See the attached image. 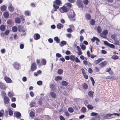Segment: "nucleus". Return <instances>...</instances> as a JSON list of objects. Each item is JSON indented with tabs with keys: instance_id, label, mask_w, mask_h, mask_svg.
Segmentation results:
<instances>
[{
	"instance_id": "de8ad7c7",
	"label": "nucleus",
	"mask_w": 120,
	"mask_h": 120,
	"mask_svg": "<svg viewBox=\"0 0 120 120\" xmlns=\"http://www.w3.org/2000/svg\"><path fill=\"white\" fill-rule=\"evenodd\" d=\"M42 63L44 65H45L46 64V60L44 59H43L42 60Z\"/></svg>"
},
{
	"instance_id": "dca6fc26",
	"label": "nucleus",
	"mask_w": 120,
	"mask_h": 120,
	"mask_svg": "<svg viewBox=\"0 0 120 120\" xmlns=\"http://www.w3.org/2000/svg\"><path fill=\"white\" fill-rule=\"evenodd\" d=\"M66 42L64 41H62L60 43V46L61 47H62L64 45H66Z\"/></svg>"
},
{
	"instance_id": "09e8293b",
	"label": "nucleus",
	"mask_w": 120,
	"mask_h": 120,
	"mask_svg": "<svg viewBox=\"0 0 120 120\" xmlns=\"http://www.w3.org/2000/svg\"><path fill=\"white\" fill-rule=\"evenodd\" d=\"M81 111L83 112H85L86 111V108L84 107H82L81 109Z\"/></svg>"
},
{
	"instance_id": "ddd939ff",
	"label": "nucleus",
	"mask_w": 120,
	"mask_h": 120,
	"mask_svg": "<svg viewBox=\"0 0 120 120\" xmlns=\"http://www.w3.org/2000/svg\"><path fill=\"white\" fill-rule=\"evenodd\" d=\"M65 6L68 8V9H70L72 6L71 4L69 3H68L66 4Z\"/></svg>"
},
{
	"instance_id": "f3484780",
	"label": "nucleus",
	"mask_w": 120,
	"mask_h": 120,
	"mask_svg": "<svg viewBox=\"0 0 120 120\" xmlns=\"http://www.w3.org/2000/svg\"><path fill=\"white\" fill-rule=\"evenodd\" d=\"M70 59L71 60L73 61L75 60V56L74 55H71L70 56Z\"/></svg>"
},
{
	"instance_id": "f03ea898",
	"label": "nucleus",
	"mask_w": 120,
	"mask_h": 120,
	"mask_svg": "<svg viewBox=\"0 0 120 120\" xmlns=\"http://www.w3.org/2000/svg\"><path fill=\"white\" fill-rule=\"evenodd\" d=\"M69 9L65 6L62 7L60 9V11L61 13L66 12Z\"/></svg>"
},
{
	"instance_id": "338daca9",
	"label": "nucleus",
	"mask_w": 120,
	"mask_h": 120,
	"mask_svg": "<svg viewBox=\"0 0 120 120\" xmlns=\"http://www.w3.org/2000/svg\"><path fill=\"white\" fill-rule=\"evenodd\" d=\"M83 39V37L82 36H81L80 37V40L81 42H82Z\"/></svg>"
},
{
	"instance_id": "49530a36",
	"label": "nucleus",
	"mask_w": 120,
	"mask_h": 120,
	"mask_svg": "<svg viewBox=\"0 0 120 120\" xmlns=\"http://www.w3.org/2000/svg\"><path fill=\"white\" fill-rule=\"evenodd\" d=\"M89 96L90 97H92L93 95V93L91 91H90L88 93Z\"/></svg>"
},
{
	"instance_id": "c85d7f7f",
	"label": "nucleus",
	"mask_w": 120,
	"mask_h": 120,
	"mask_svg": "<svg viewBox=\"0 0 120 120\" xmlns=\"http://www.w3.org/2000/svg\"><path fill=\"white\" fill-rule=\"evenodd\" d=\"M5 29V27L4 25H2L0 26V29L2 31H4Z\"/></svg>"
},
{
	"instance_id": "2f4dec72",
	"label": "nucleus",
	"mask_w": 120,
	"mask_h": 120,
	"mask_svg": "<svg viewBox=\"0 0 120 120\" xmlns=\"http://www.w3.org/2000/svg\"><path fill=\"white\" fill-rule=\"evenodd\" d=\"M54 40L56 41L57 43H59L60 41V40L57 37H55L54 38Z\"/></svg>"
},
{
	"instance_id": "7ed1b4c3",
	"label": "nucleus",
	"mask_w": 120,
	"mask_h": 120,
	"mask_svg": "<svg viewBox=\"0 0 120 120\" xmlns=\"http://www.w3.org/2000/svg\"><path fill=\"white\" fill-rule=\"evenodd\" d=\"M77 5L79 7L82 8L83 7V5L82 4L81 0H77L76 2Z\"/></svg>"
},
{
	"instance_id": "4be33fe9",
	"label": "nucleus",
	"mask_w": 120,
	"mask_h": 120,
	"mask_svg": "<svg viewBox=\"0 0 120 120\" xmlns=\"http://www.w3.org/2000/svg\"><path fill=\"white\" fill-rule=\"evenodd\" d=\"M0 88L2 89H5L6 87H5L4 85L2 83H0Z\"/></svg>"
},
{
	"instance_id": "aec40b11",
	"label": "nucleus",
	"mask_w": 120,
	"mask_h": 120,
	"mask_svg": "<svg viewBox=\"0 0 120 120\" xmlns=\"http://www.w3.org/2000/svg\"><path fill=\"white\" fill-rule=\"evenodd\" d=\"M68 82H67L64 81H63L61 82L62 85L64 86H67L68 85Z\"/></svg>"
},
{
	"instance_id": "052dcab7",
	"label": "nucleus",
	"mask_w": 120,
	"mask_h": 120,
	"mask_svg": "<svg viewBox=\"0 0 120 120\" xmlns=\"http://www.w3.org/2000/svg\"><path fill=\"white\" fill-rule=\"evenodd\" d=\"M9 30H6L4 32V34L6 35H7L9 33Z\"/></svg>"
},
{
	"instance_id": "58836bf2",
	"label": "nucleus",
	"mask_w": 120,
	"mask_h": 120,
	"mask_svg": "<svg viewBox=\"0 0 120 120\" xmlns=\"http://www.w3.org/2000/svg\"><path fill=\"white\" fill-rule=\"evenodd\" d=\"M98 115V113L95 112H92L91 113V115L92 116H97Z\"/></svg>"
},
{
	"instance_id": "412c9836",
	"label": "nucleus",
	"mask_w": 120,
	"mask_h": 120,
	"mask_svg": "<svg viewBox=\"0 0 120 120\" xmlns=\"http://www.w3.org/2000/svg\"><path fill=\"white\" fill-rule=\"evenodd\" d=\"M113 115L112 114L108 113L106 114L104 117L105 119H107L108 118V117H110Z\"/></svg>"
},
{
	"instance_id": "4d7b16f0",
	"label": "nucleus",
	"mask_w": 120,
	"mask_h": 120,
	"mask_svg": "<svg viewBox=\"0 0 120 120\" xmlns=\"http://www.w3.org/2000/svg\"><path fill=\"white\" fill-rule=\"evenodd\" d=\"M116 37V35L115 34L112 35L111 36V38L113 39H115Z\"/></svg>"
},
{
	"instance_id": "423d86ee",
	"label": "nucleus",
	"mask_w": 120,
	"mask_h": 120,
	"mask_svg": "<svg viewBox=\"0 0 120 120\" xmlns=\"http://www.w3.org/2000/svg\"><path fill=\"white\" fill-rule=\"evenodd\" d=\"M14 115L18 118L20 119L21 118V114L19 112H15Z\"/></svg>"
},
{
	"instance_id": "20e7f679",
	"label": "nucleus",
	"mask_w": 120,
	"mask_h": 120,
	"mask_svg": "<svg viewBox=\"0 0 120 120\" xmlns=\"http://www.w3.org/2000/svg\"><path fill=\"white\" fill-rule=\"evenodd\" d=\"M36 63H33L31 66V70L32 71H33L36 70Z\"/></svg>"
},
{
	"instance_id": "680f3d73",
	"label": "nucleus",
	"mask_w": 120,
	"mask_h": 120,
	"mask_svg": "<svg viewBox=\"0 0 120 120\" xmlns=\"http://www.w3.org/2000/svg\"><path fill=\"white\" fill-rule=\"evenodd\" d=\"M104 43L105 45L108 46L109 45V43H108L106 41H104Z\"/></svg>"
},
{
	"instance_id": "f257e3e1",
	"label": "nucleus",
	"mask_w": 120,
	"mask_h": 120,
	"mask_svg": "<svg viewBox=\"0 0 120 120\" xmlns=\"http://www.w3.org/2000/svg\"><path fill=\"white\" fill-rule=\"evenodd\" d=\"M71 13L69 16V17L71 21H75V19L74 18L75 16V14L73 10H71Z\"/></svg>"
},
{
	"instance_id": "72a5a7b5",
	"label": "nucleus",
	"mask_w": 120,
	"mask_h": 120,
	"mask_svg": "<svg viewBox=\"0 0 120 120\" xmlns=\"http://www.w3.org/2000/svg\"><path fill=\"white\" fill-rule=\"evenodd\" d=\"M13 31L14 32H16L18 30L17 28L15 26L13 27L12 28Z\"/></svg>"
},
{
	"instance_id": "5fc2aeb1",
	"label": "nucleus",
	"mask_w": 120,
	"mask_h": 120,
	"mask_svg": "<svg viewBox=\"0 0 120 120\" xmlns=\"http://www.w3.org/2000/svg\"><path fill=\"white\" fill-rule=\"evenodd\" d=\"M7 23L9 25H11L12 23V20H9L7 21Z\"/></svg>"
},
{
	"instance_id": "393cba45",
	"label": "nucleus",
	"mask_w": 120,
	"mask_h": 120,
	"mask_svg": "<svg viewBox=\"0 0 120 120\" xmlns=\"http://www.w3.org/2000/svg\"><path fill=\"white\" fill-rule=\"evenodd\" d=\"M8 96L10 97H11L14 96V94L12 92L9 91L8 93Z\"/></svg>"
},
{
	"instance_id": "9d476101",
	"label": "nucleus",
	"mask_w": 120,
	"mask_h": 120,
	"mask_svg": "<svg viewBox=\"0 0 120 120\" xmlns=\"http://www.w3.org/2000/svg\"><path fill=\"white\" fill-rule=\"evenodd\" d=\"M14 68L17 69H18L19 67V64L17 62H15L13 65Z\"/></svg>"
},
{
	"instance_id": "6e6d98bb",
	"label": "nucleus",
	"mask_w": 120,
	"mask_h": 120,
	"mask_svg": "<svg viewBox=\"0 0 120 120\" xmlns=\"http://www.w3.org/2000/svg\"><path fill=\"white\" fill-rule=\"evenodd\" d=\"M1 94L4 97H5V96L6 95L5 93L3 91H2L1 92Z\"/></svg>"
},
{
	"instance_id": "cd10ccee",
	"label": "nucleus",
	"mask_w": 120,
	"mask_h": 120,
	"mask_svg": "<svg viewBox=\"0 0 120 120\" xmlns=\"http://www.w3.org/2000/svg\"><path fill=\"white\" fill-rule=\"evenodd\" d=\"M62 79V77L60 76L56 77L55 78L56 81H58L60 80H61Z\"/></svg>"
},
{
	"instance_id": "bb28decb",
	"label": "nucleus",
	"mask_w": 120,
	"mask_h": 120,
	"mask_svg": "<svg viewBox=\"0 0 120 120\" xmlns=\"http://www.w3.org/2000/svg\"><path fill=\"white\" fill-rule=\"evenodd\" d=\"M97 30L98 33H100L102 31V29L99 26H98L97 28Z\"/></svg>"
},
{
	"instance_id": "39448f33",
	"label": "nucleus",
	"mask_w": 120,
	"mask_h": 120,
	"mask_svg": "<svg viewBox=\"0 0 120 120\" xmlns=\"http://www.w3.org/2000/svg\"><path fill=\"white\" fill-rule=\"evenodd\" d=\"M4 79L6 82L7 83H11L12 82L11 80L7 76H5L4 78Z\"/></svg>"
},
{
	"instance_id": "3c124183",
	"label": "nucleus",
	"mask_w": 120,
	"mask_h": 120,
	"mask_svg": "<svg viewBox=\"0 0 120 120\" xmlns=\"http://www.w3.org/2000/svg\"><path fill=\"white\" fill-rule=\"evenodd\" d=\"M83 2L84 4L87 5L89 1L88 0H83Z\"/></svg>"
},
{
	"instance_id": "13d9d810",
	"label": "nucleus",
	"mask_w": 120,
	"mask_h": 120,
	"mask_svg": "<svg viewBox=\"0 0 120 120\" xmlns=\"http://www.w3.org/2000/svg\"><path fill=\"white\" fill-rule=\"evenodd\" d=\"M77 53L78 55H80L82 54V53L81 51V50L80 49L78 50V52Z\"/></svg>"
},
{
	"instance_id": "0eeeda50",
	"label": "nucleus",
	"mask_w": 120,
	"mask_h": 120,
	"mask_svg": "<svg viewBox=\"0 0 120 120\" xmlns=\"http://www.w3.org/2000/svg\"><path fill=\"white\" fill-rule=\"evenodd\" d=\"M56 94L54 92H52L49 94V97H50L53 98H55L56 97Z\"/></svg>"
},
{
	"instance_id": "6ab92c4d",
	"label": "nucleus",
	"mask_w": 120,
	"mask_h": 120,
	"mask_svg": "<svg viewBox=\"0 0 120 120\" xmlns=\"http://www.w3.org/2000/svg\"><path fill=\"white\" fill-rule=\"evenodd\" d=\"M54 3L56 4L60 5L61 3V1L60 0H56L54 1Z\"/></svg>"
},
{
	"instance_id": "603ef678",
	"label": "nucleus",
	"mask_w": 120,
	"mask_h": 120,
	"mask_svg": "<svg viewBox=\"0 0 120 120\" xmlns=\"http://www.w3.org/2000/svg\"><path fill=\"white\" fill-rule=\"evenodd\" d=\"M90 79L92 82V83L93 86H94V85L95 82L93 78V77H91L90 78Z\"/></svg>"
},
{
	"instance_id": "2eb2a0df",
	"label": "nucleus",
	"mask_w": 120,
	"mask_h": 120,
	"mask_svg": "<svg viewBox=\"0 0 120 120\" xmlns=\"http://www.w3.org/2000/svg\"><path fill=\"white\" fill-rule=\"evenodd\" d=\"M63 25L61 23H58L57 25V27L59 29H60L61 28H63Z\"/></svg>"
},
{
	"instance_id": "37998d69",
	"label": "nucleus",
	"mask_w": 120,
	"mask_h": 120,
	"mask_svg": "<svg viewBox=\"0 0 120 120\" xmlns=\"http://www.w3.org/2000/svg\"><path fill=\"white\" fill-rule=\"evenodd\" d=\"M63 70L61 69H60L58 70L57 71V73L59 75L61 74L63 72Z\"/></svg>"
},
{
	"instance_id": "5701e85b",
	"label": "nucleus",
	"mask_w": 120,
	"mask_h": 120,
	"mask_svg": "<svg viewBox=\"0 0 120 120\" xmlns=\"http://www.w3.org/2000/svg\"><path fill=\"white\" fill-rule=\"evenodd\" d=\"M3 15L5 18H7L8 17L9 14L8 12L5 11Z\"/></svg>"
},
{
	"instance_id": "a211bd4d",
	"label": "nucleus",
	"mask_w": 120,
	"mask_h": 120,
	"mask_svg": "<svg viewBox=\"0 0 120 120\" xmlns=\"http://www.w3.org/2000/svg\"><path fill=\"white\" fill-rule=\"evenodd\" d=\"M107 64V62L106 61H104L99 64L101 66L103 67L105 66Z\"/></svg>"
},
{
	"instance_id": "a18cd8bd",
	"label": "nucleus",
	"mask_w": 120,
	"mask_h": 120,
	"mask_svg": "<svg viewBox=\"0 0 120 120\" xmlns=\"http://www.w3.org/2000/svg\"><path fill=\"white\" fill-rule=\"evenodd\" d=\"M89 109H93V107L91 105H88L87 106Z\"/></svg>"
},
{
	"instance_id": "a19ab883",
	"label": "nucleus",
	"mask_w": 120,
	"mask_h": 120,
	"mask_svg": "<svg viewBox=\"0 0 120 120\" xmlns=\"http://www.w3.org/2000/svg\"><path fill=\"white\" fill-rule=\"evenodd\" d=\"M80 46L81 49L83 50H85L86 49V46L83 44H81L80 45Z\"/></svg>"
},
{
	"instance_id": "7c9ffc66",
	"label": "nucleus",
	"mask_w": 120,
	"mask_h": 120,
	"mask_svg": "<svg viewBox=\"0 0 120 120\" xmlns=\"http://www.w3.org/2000/svg\"><path fill=\"white\" fill-rule=\"evenodd\" d=\"M4 114V111L2 109L0 111V117L2 116Z\"/></svg>"
},
{
	"instance_id": "9b49d317",
	"label": "nucleus",
	"mask_w": 120,
	"mask_h": 120,
	"mask_svg": "<svg viewBox=\"0 0 120 120\" xmlns=\"http://www.w3.org/2000/svg\"><path fill=\"white\" fill-rule=\"evenodd\" d=\"M85 17L86 19L87 20H90L91 18V16L88 13H86L85 14Z\"/></svg>"
},
{
	"instance_id": "473e14b6",
	"label": "nucleus",
	"mask_w": 120,
	"mask_h": 120,
	"mask_svg": "<svg viewBox=\"0 0 120 120\" xmlns=\"http://www.w3.org/2000/svg\"><path fill=\"white\" fill-rule=\"evenodd\" d=\"M53 6L54 8L55 9L54 10V11H56L57 9H58L59 8V6L56 4H53Z\"/></svg>"
},
{
	"instance_id": "ea45409f",
	"label": "nucleus",
	"mask_w": 120,
	"mask_h": 120,
	"mask_svg": "<svg viewBox=\"0 0 120 120\" xmlns=\"http://www.w3.org/2000/svg\"><path fill=\"white\" fill-rule=\"evenodd\" d=\"M24 14L26 15L29 16L30 15V13L28 11H25Z\"/></svg>"
},
{
	"instance_id": "4c0bfd02",
	"label": "nucleus",
	"mask_w": 120,
	"mask_h": 120,
	"mask_svg": "<svg viewBox=\"0 0 120 120\" xmlns=\"http://www.w3.org/2000/svg\"><path fill=\"white\" fill-rule=\"evenodd\" d=\"M16 22L17 23H19L20 22V18H16L15 19Z\"/></svg>"
},
{
	"instance_id": "bf43d9fd",
	"label": "nucleus",
	"mask_w": 120,
	"mask_h": 120,
	"mask_svg": "<svg viewBox=\"0 0 120 120\" xmlns=\"http://www.w3.org/2000/svg\"><path fill=\"white\" fill-rule=\"evenodd\" d=\"M35 105V103L34 102H32L30 103V106L31 107H33Z\"/></svg>"
},
{
	"instance_id": "e433bc0d",
	"label": "nucleus",
	"mask_w": 120,
	"mask_h": 120,
	"mask_svg": "<svg viewBox=\"0 0 120 120\" xmlns=\"http://www.w3.org/2000/svg\"><path fill=\"white\" fill-rule=\"evenodd\" d=\"M95 21L93 19L91 20L90 21V24L92 25H94L95 24Z\"/></svg>"
},
{
	"instance_id": "864d4df0",
	"label": "nucleus",
	"mask_w": 120,
	"mask_h": 120,
	"mask_svg": "<svg viewBox=\"0 0 120 120\" xmlns=\"http://www.w3.org/2000/svg\"><path fill=\"white\" fill-rule=\"evenodd\" d=\"M108 46L112 48H114L115 47V46L113 44H109Z\"/></svg>"
},
{
	"instance_id": "8fccbe9b",
	"label": "nucleus",
	"mask_w": 120,
	"mask_h": 120,
	"mask_svg": "<svg viewBox=\"0 0 120 120\" xmlns=\"http://www.w3.org/2000/svg\"><path fill=\"white\" fill-rule=\"evenodd\" d=\"M42 83V82L41 81H38L37 82V84L39 85H41Z\"/></svg>"
},
{
	"instance_id": "774afa93",
	"label": "nucleus",
	"mask_w": 120,
	"mask_h": 120,
	"mask_svg": "<svg viewBox=\"0 0 120 120\" xmlns=\"http://www.w3.org/2000/svg\"><path fill=\"white\" fill-rule=\"evenodd\" d=\"M60 120H65V119L63 116H60Z\"/></svg>"
},
{
	"instance_id": "0e129e2a",
	"label": "nucleus",
	"mask_w": 120,
	"mask_h": 120,
	"mask_svg": "<svg viewBox=\"0 0 120 120\" xmlns=\"http://www.w3.org/2000/svg\"><path fill=\"white\" fill-rule=\"evenodd\" d=\"M11 106L13 108H15L16 106V104L14 103H13L11 104Z\"/></svg>"
},
{
	"instance_id": "b1692460",
	"label": "nucleus",
	"mask_w": 120,
	"mask_h": 120,
	"mask_svg": "<svg viewBox=\"0 0 120 120\" xmlns=\"http://www.w3.org/2000/svg\"><path fill=\"white\" fill-rule=\"evenodd\" d=\"M82 87L83 89L85 90H86L88 88V86L85 83L83 84L82 85Z\"/></svg>"
},
{
	"instance_id": "c756f323",
	"label": "nucleus",
	"mask_w": 120,
	"mask_h": 120,
	"mask_svg": "<svg viewBox=\"0 0 120 120\" xmlns=\"http://www.w3.org/2000/svg\"><path fill=\"white\" fill-rule=\"evenodd\" d=\"M23 29V27L19 25L18 26V30L19 31H21Z\"/></svg>"
},
{
	"instance_id": "69168bd1",
	"label": "nucleus",
	"mask_w": 120,
	"mask_h": 120,
	"mask_svg": "<svg viewBox=\"0 0 120 120\" xmlns=\"http://www.w3.org/2000/svg\"><path fill=\"white\" fill-rule=\"evenodd\" d=\"M67 31L68 32L71 33L72 31L71 29L70 28H68L67 29Z\"/></svg>"
},
{
	"instance_id": "c9c22d12",
	"label": "nucleus",
	"mask_w": 120,
	"mask_h": 120,
	"mask_svg": "<svg viewBox=\"0 0 120 120\" xmlns=\"http://www.w3.org/2000/svg\"><path fill=\"white\" fill-rule=\"evenodd\" d=\"M111 58L114 60H116L118 59V57L117 55H115L112 56Z\"/></svg>"
},
{
	"instance_id": "4468645a",
	"label": "nucleus",
	"mask_w": 120,
	"mask_h": 120,
	"mask_svg": "<svg viewBox=\"0 0 120 120\" xmlns=\"http://www.w3.org/2000/svg\"><path fill=\"white\" fill-rule=\"evenodd\" d=\"M7 8V6L5 5H3L1 7L0 9L2 11H3L6 10Z\"/></svg>"
},
{
	"instance_id": "1a4fd4ad",
	"label": "nucleus",
	"mask_w": 120,
	"mask_h": 120,
	"mask_svg": "<svg viewBox=\"0 0 120 120\" xmlns=\"http://www.w3.org/2000/svg\"><path fill=\"white\" fill-rule=\"evenodd\" d=\"M34 38L35 40H38L40 38V35L38 34H35L34 35Z\"/></svg>"
},
{
	"instance_id": "79ce46f5",
	"label": "nucleus",
	"mask_w": 120,
	"mask_h": 120,
	"mask_svg": "<svg viewBox=\"0 0 120 120\" xmlns=\"http://www.w3.org/2000/svg\"><path fill=\"white\" fill-rule=\"evenodd\" d=\"M68 111L71 113L73 112L74 111L73 109L71 107H70L68 108Z\"/></svg>"
},
{
	"instance_id": "6e6552de",
	"label": "nucleus",
	"mask_w": 120,
	"mask_h": 120,
	"mask_svg": "<svg viewBox=\"0 0 120 120\" xmlns=\"http://www.w3.org/2000/svg\"><path fill=\"white\" fill-rule=\"evenodd\" d=\"M4 103L5 105L8 104L9 102V98L7 96L4 97Z\"/></svg>"
},
{
	"instance_id": "f704fd0d",
	"label": "nucleus",
	"mask_w": 120,
	"mask_h": 120,
	"mask_svg": "<svg viewBox=\"0 0 120 120\" xmlns=\"http://www.w3.org/2000/svg\"><path fill=\"white\" fill-rule=\"evenodd\" d=\"M108 33V31L107 30H105L103 31L102 34L104 35H106Z\"/></svg>"
},
{
	"instance_id": "f8f14e48",
	"label": "nucleus",
	"mask_w": 120,
	"mask_h": 120,
	"mask_svg": "<svg viewBox=\"0 0 120 120\" xmlns=\"http://www.w3.org/2000/svg\"><path fill=\"white\" fill-rule=\"evenodd\" d=\"M9 10L10 11H13L14 10V8L11 4H10V6L8 7Z\"/></svg>"
},
{
	"instance_id": "a878e982",
	"label": "nucleus",
	"mask_w": 120,
	"mask_h": 120,
	"mask_svg": "<svg viewBox=\"0 0 120 120\" xmlns=\"http://www.w3.org/2000/svg\"><path fill=\"white\" fill-rule=\"evenodd\" d=\"M102 60V59H98V60L94 61V63L96 64H97Z\"/></svg>"
},
{
	"instance_id": "c03bdc74",
	"label": "nucleus",
	"mask_w": 120,
	"mask_h": 120,
	"mask_svg": "<svg viewBox=\"0 0 120 120\" xmlns=\"http://www.w3.org/2000/svg\"><path fill=\"white\" fill-rule=\"evenodd\" d=\"M34 113L33 112H31L30 113V116L31 117H33L34 115Z\"/></svg>"
},
{
	"instance_id": "e2e57ef3",
	"label": "nucleus",
	"mask_w": 120,
	"mask_h": 120,
	"mask_svg": "<svg viewBox=\"0 0 120 120\" xmlns=\"http://www.w3.org/2000/svg\"><path fill=\"white\" fill-rule=\"evenodd\" d=\"M75 62L77 63H79L80 62L79 60L77 57H76L75 58Z\"/></svg>"
}]
</instances>
